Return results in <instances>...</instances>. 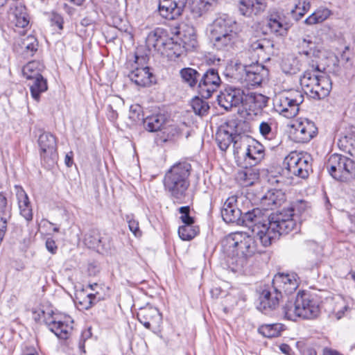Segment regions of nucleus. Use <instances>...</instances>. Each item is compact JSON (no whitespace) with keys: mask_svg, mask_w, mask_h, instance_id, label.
Segmentation results:
<instances>
[{"mask_svg":"<svg viewBox=\"0 0 355 355\" xmlns=\"http://www.w3.org/2000/svg\"><path fill=\"white\" fill-rule=\"evenodd\" d=\"M281 215L272 213L266 214L259 208H254L247 211H243L239 225H244L257 235L264 247H268L279 237L278 225L281 220Z\"/></svg>","mask_w":355,"mask_h":355,"instance_id":"obj_1","label":"nucleus"},{"mask_svg":"<svg viewBox=\"0 0 355 355\" xmlns=\"http://www.w3.org/2000/svg\"><path fill=\"white\" fill-rule=\"evenodd\" d=\"M295 273H277L272 279V291L264 289L259 295L257 309L266 315H272L279 306L282 294L290 295L298 287Z\"/></svg>","mask_w":355,"mask_h":355,"instance_id":"obj_2","label":"nucleus"},{"mask_svg":"<svg viewBox=\"0 0 355 355\" xmlns=\"http://www.w3.org/2000/svg\"><path fill=\"white\" fill-rule=\"evenodd\" d=\"M223 248L229 267L235 272L243 268L248 258L258 252L254 239L243 233L227 236L223 241Z\"/></svg>","mask_w":355,"mask_h":355,"instance_id":"obj_3","label":"nucleus"},{"mask_svg":"<svg viewBox=\"0 0 355 355\" xmlns=\"http://www.w3.org/2000/svg\"><path fill=\"white\" fill-rule=\"evenodd\" d=\"M191 165L187 162L175 164L164 175L163 184L169 196L176 200H181L186 196L190 185L189 176Z\"/></svg>","mask_w":355,"mask_h":355,"instance_id":"obj_4","label":"nucleus"},{"mask_svg":"<svg viewBox=\"0 0 355 355\" xmlns=\"http://www.w3.org/2000/svg\"><path fill=\"white\" fill-rule=\"evenodd\" d=\"M304 94L299 90H291L275 100V108L281 115L291 119L297 116L300 105L304 102Z\"/></svg>","mask_w":355,"mask_h":355,"instance_id":"obj_5","label":"nucleus"},{"mask_svg":"<svg viewBox=\"0 0 355 355\" xmlns=\"http://www.w3.org/2000/svg\"><path fill=\"white\" fill-rule=\"evenodd\" d=\"M326 168L329 174L336 180L339 181H347L354 177L355 164L352 159L346 156L333 154L327 164Z\"/></svg>","mask_w":355,"mask_h":355,"instance_id":"obj_6","label":"nucleus"},{"mask_svg":"<svg viewBox=\"0 0 355 355\" xmlns=\"http://www.w3.org/2000/svg\"><path fill=\"white\" fill-rule=\"evenodd\" d=\"M309 208L308 202L303 200H298L293 202L290 207L284 209L279 212H276V215H281L282 222L278 225L279 235L288 234L297 227V223L295 217H297L305 212Z\"/></svg>","mask_w":355,"mask_h":355,"instance_id":"obj_7","label":"nucleus"},{"mask_svg":"<svg viewBox=\"0 0 355 355\" xmlns=\"http://www.w3.org/2000/svg\"><path fill=\"white\" fill-rule=\"evenodd\" d=\"M40 155L42 164L46 168L53 167L57 162V140L50 132H44L38 138Z\"/></svg>","mask_w":355,"mask_h":355,"instance_id":"obj_8","label":"nucleus"},{"mask_svg":"<svg viewBox=\"0 0 355 355\" xmlns=\"http://www.w3.org/2000/svg\"><path fill=\"white\" fill-rule=\"evenodd\" d=\"M298 309L302 313V319L316 318L320 312V302L315 294L300 291L297 295Z\"/></svg>","mask_w":355,"mask_h":355,"instance_id":"obj_9","label":"nucleus"},{"mask_svg":"<svg viewBox=\"0 0 355 355\" xmlns=\"http://www.w3.org/2000/svg\"><path fill=\"white\" fill-rule=\"evenodd\" d=\"M220 83L221 80L218 70L214 68H209L202 73H200L198 92L202 98H209L217 90Z\"/></svg>","mask_w":355,"mask_h":355,"instance_id":"obj_10","label":"nucleus"},{"mask_svg":"<svg viewBox=\"0 0 355 355\" xmlns=\"http://www.w3.org/2000/svg\"><path fill=\"white\" fill-rule=\"evenodd\" d=\"M44 322L49 330L61 339H67L72 330L73 320L69 316L52 313L45 317Z\"/></svg>","mask_w":355,"mask_h":355,"instance_id":"obj_11","label":"nucleus"},{"mask_svg":"<svg viewBox=\"0 0 355 355\" xmlns=\"http://www.w3.org/2000/svg\"><path fill=\"white\" fill-rule=\"evenodd\" d=\"M246 91L240 87L227 86L218 96V104L226 110L242 105Z\"/></svg>","mask_w":355,"mask_h":355,"instance_id":"obj_12","label":"nucleus"},{"mask_svg":"<svg viewBox=\"0 0 355 355\" xmlns=\"http://www.w3.org/2000/svg\"><path fill=\"white\" fill-rule=\"evenodd\" d=\"M231 32L239 35L236 21L226 16L219 17L214 21L211 26L210 40L229 36Z\"/></svg>","mask_w":355,"mask_h":355,"instance_id":"obj_13","label":"nucleus"},{"mask_svg":"<svg viewBox=\"0 0 355 355\" xmlns=\"http://www.w3.org/2000/svg\"><path fill=\"white\" fill-rule=\"evenodd\" d=\"M293 127V140L297 143H307L318 133V128L314 122L308 119H301Z\"/></svg>","mask_w":355,"mask_h":355,"instance_id":"obj_14","label":"nucleus"},{"mask_svg":"<svg viewBox=\"0 0 355 355\" xmlns=\"http://www.w3.org/2000/svg\"><path fill=\"white\" fill-rule=\"evenodd\" d=\"M268 98L266 96L246 90L242 107L248 115L257 116L267 106Z\"/></svg>","mask_w":355,"mask_h":355,"instance_id":"obj_15","label":"nucleus"},{"mask_svg":"<svg viewBox=\"0 0 355 355\" xmlns=\"http://www.w3.org/2000/svg\"><path fill=\"white\" fill-rule=\"evenodd\" d=\"M138 320L148 329H156L162 321L159 310L152 306L141 308L137 313Z\"/></svg>","mask_w":355,"mask_h":355,"instance_id":"obj_16","label":"nucleus"},{"mask_svg":"<svg viewBox=\"0 0 355 355\" xmlns=\"http://www.w3.org/2000/svg\"><path fill=\"white\" fill-rule=\"evenodd\" d=\"M221 216L227 223L239 225L243 210L237 207V198L235 196L229 197L223 203L220 210Z\"/></svg>","mask_w":355,"mask_h":355,"instance_id":"obj_17","label":"nucleus"},{"mask_svg":"<svg viewBox=\"0 0 355 355\" xmlns=\"http://www.w3.org/2000/svg\"><path fill=\"white\" fill-rule=\"evenodd\" d=\"M184 6L182 1L159 0L158 11L162 17L172 20L182 15Z\"/></svg>","mask_w":355,"mask_h":355,"instance_id":"obj_18","label":"nucleus"},{"mask_svg":"<svg viewBox=\"0 0 355 355\" xmlns=\"http://www.w3.org/2000/svg\"><path fill=\"white\" fill-rule=\"evenodd\" d=\"M166 40L163 53L161 55L171 58H179L184 51L190 50L191 48H193L196 45V40L193 38L190 40V44H187V42L183 40V45L175 42L172 37L168 36L166 37Z\"/></svg>","mask_w":355,"mask_h":355,"instance_id":"obj_19","label":"nucleus"},{"mask_svg":"<svg viewBox=\"0 0 355 355\" xmlns=\"http://www.w3.org/2000/svg\"><path fill=\"white\" fill-rule=\"evenodd\" d=\"M246 125L245 121L243 120L231 119L227 121V127L236 131V135L232 142L234 153H239L243 147L245 150L246 149L250 137L242 135L243 127Z\"/></svg>","mask_w":355,"mask_h":355,"instance_id":"obj_20","label":"nucleus"},{"mask_svg":"<svg viewBox=\"0 0 355 355\" xmlns=\"http://www.w3.org/2000/svg\"><path fill=\"white\" fill-rule=\"evenodd\" d=\"M245 80L251 85H259L268 76V69L258 63L244 67Z\"/></svg>","mask_w":355,"mask_h":355,"instance_id":"obj_21","label":"nucleus"},{"mask_svg":"<svg viewBox=\"0 0 355 355\" xmlns=\"http://www.w3.org/2000/svg\"><path fill=\"white\" fill-rule=\"evenodd\" d=\"M264 155L263 145L250 137L245 150V162H248L250 166H255L263 159Z\"/></svg>","mask_w":355,"mask_h":355,"instance_id":"obj_22","label":"nucleus"},{"mask_svg":"<svg viewBox=\"0 0 355 355\" xmlns=\"http://www.w3.org/2000/svg\"><path fill=\"white\" fill-rule=\"evenodd\" d=\"M168 35L163 28H157L150 31L146 38V45L149 51L163 53L166 37Z\"/></svg>","mask_w":355,"mask_h":355,"instance_id":"obj_23","label":"nucleus"},{"mask_svg":"<svg viewBox=\"0 0 355 355\" xmlns=\"http://www.w3.org/2000/svg\"><path fill=\"white\" fill-rule=\"evenodd\" d=\"M128 77L132 82L140 87H149L155 82V78L148 67H137L130 72Z\"/></svg>","mask_w":355,"mask_h":355,"instance_id":"obj_24","label":"nucleus"},{"mask_svg":"<svg viewBox=\"0 0 355 355\" xmlns=\"http://www.w3.org/2000/svg\"><path fill=\"white\" fill-rule=\"evenodd\" d=\"M331 80L329 76L321 74L318 83L313 87L309 96L313 99L320 100L327 97L331 89Z\"/></svg>","mask_w":355,"mask_h":355,"instance_id":"obj_25","label":"nucleus"},{"mask_svg":"<svg viewBox=\"0 0 355 355\" xmlns=\"http://www.w3.org/2000/svg\"><path fill=\"white\" fill-rule=\"evenodd\" d=\"M268 26L271 32L277 35L285 36L288 33L291 24L286 21L283 16L278 14H271L268 17Z\"/></svg>","mask_w":355,"mask_h":355,"instance_id":"obj_26","label":"nucleus"},{"mask_svg":"<svg viewBox=\"0 0 355 355\" xmlns=\"http://www.w3.org/2000/svg\"><path fill=\"white\" fill-rule=\"evenodd\" d=\"M236 131L227 127V121L224 125H221L216 134V141L219 148L225 152L232 144Z\"/></svg>","mask_w":355,"mask_h":355,"instance_id":"obj_27","label":"nucleus"},{"mask_svg":"<svg viewBox=\"0 0 355 355\" xmlns=\"http://www.w3.org/2000/svg\"><path fill=\"white\" fill-rule=\"evenodd\" d=\"M249 49L250 51L257 53L258 56L269 55L274 53V42L266 37L254 39L250 41Z\"/></svg>","mask_w":355,"mask_h":355,"instance_id":"obj_28","label":"nucleus"},{"mask_svg":"<svg viewBox=\"0 0 355 355\" xmlns=\"http://www.w3.org/2000/svg\"><path fill=\"white\" fill-rule=\"evenodd\" d=\"M266 8V4L259 0H241L239 11L243 16L251 17L258 15Z\"/></svg>","mask_w":355,"mask_h":355,"instance_id":"obj_29","label":"nucleus"},{"mask_svg":"<svg viewBox=\"0 0 355 355\" xmlns=\"http://www.w3.org/2000/svg\"><path fill=\"white\" fill-rule=\"evenodd\" d=\"M284 201V196L281 191H268L261 198V205L264 209L269 210L280 206Z\"/></svg>","mask_w":355,"mask_h":355,"instance_id":"obj_30","label":"nucleus"},{"mask_svg":"<svg viewBox=\"0 0 355 355\" xmlns=\"http://www.w3.org/2000/svg\"><path fill=\"white\" fill-rule=\"evenodd\" d=\"M259 178V171L251 167L239 171L236 177V181L244 187L252 186Z\"/></svg>","mask_w":355,"mask_h":355,"instance_id":"obj_31","label":"nucleus"},{"mask_svg":"<svg viewBox=\"0 0 355 355\" xmlns=\"http://www.w3.org/2000/svg\"><path fill=\"white\" fill-rule=\"evenodd\" d=\"M239 40V35H234L233 33L229 34V36L220 37L218 39L211 40L214 47L221 51L229 52L234 49Z\"/></svg>","mask_w":355,"mask_h":355,"instance_id":"obj_32","label":"nucleus"},{"mask_svg":"<svg viewBox=\"0 0 355 355\" xmlns=\"http://www.w3.org/2000/svg\"><path fill=\"white\" fill-rule=\"evenodd\" d=\"M319 71V67L317 65L314 69V71L306 70L300 77V85L307 96L309 95V93L312 91L314 85L316 84L319 78H320L321 75L315 73L316 72Z\"/></svg>","mask_w":355,"mask_h":355,"instance_id":"obj_33","label":"nucleus"},{"mask_svg":"<svg viewBox=\"0 0 355 355\" xmlns=\"http://www.w3.org/2000/svg\"><path fill=\"white\" fill-rule=\"evenodd\" d=\"M27 85L30 88L32 98L37 102L40 99V94L48 89L46 80L43 76H39V77L28 81Z\"/></svg>","mask_w":355,"mask_h":355,"instance_id":"obj_34","label":"nucleus"},{"mask_svg":"<svg viewBox=\"0 0 355 355\" xmlns=\"http://www.w3.org/2000/svg\"><path fill=\"white\" fill-rule=\"evenodd\" d=\"M302 64L294 55H288L282 59L281 69L286 74H296L301 70Z\"/></svg>","mask_w":355,"mask_h":355,"instance_id":"obj_35","label":"nucleus"},{"mask_svg":"<svg viewBox=\"0 0 355 355\" xmlns=\"http://www.w3.org/2000/svg\"><path fill=\"white\" fill-rule=\"evenodd\" d=\"M166 121L165 115L158 113L146 116L143 124L148 131L157 132L162 129Z\"/></svg>","mask_w":355,"mask_h":355,"instance_id":"obj_36","label":"nucleus"},{"mask_svg":"<svg viewBox=\"0 0 355 355\" xmlns=\"http://www.w3.org/2000/svg\"><path fill=\"white\" fill-rule=\"evenodd\" d=\"M183 83L191 88L196 87L200 78V72L191 67L183 68L180 71Z\"/></svg>","mask_w":355,"mask_h":355,"instance_id":"obj_37","label":"nucleus"},{"mask_svg":"<svg viewBox=\"0 0 355 355\" xmlns=\"http://www.w3.org/2000/svg\"><path fill=\"white\" fill-rule=\"evenodd\" d=\"M297 297L294 302L288 301L282 308V315L286 320L295 321L298 318H302V313L298 309Z\"/></svg>","mask_w":355,"mask_h":355,"instance_id":"obj_38","label":"nucleus"},{"mask_svg":"<svg viewBox=\"0 0 355 355\" xmlns=\"http://www.w3.org/2000/svg\"><path fill=\"white\" fill-rule=\"evenodd\" d=\"M84 242L89 248L96 249L98 251L105 248L103 238L100 232L96 230H90L85 235Z\"/></svg>","mask_w":355,"mask_h":355,"instance_id":"obj_39","label":"nucleus"},{"mask_svg":"<svg viewBox=\"0 0 355 355\" xmlns=\"http://www.w3.org/2000/svg\"><path fill=\"white\" fill-rule=\"evenodd\" d=\"M182 1L185 3L184 8L189 9L194 17H200L210 7L208 5V1L205 0H187Z\"/></svg>","mask_w":355,"mask_h":355,"instance_id":"obj_40","label":"nucleus"},{"mask_svg":"<svg viewBox=\"0 0 355 355\" xmlns=\"http://www.w3.org/2000/svg\"><path fill=\"white\" fill-rule=\"evenodd\" d=\"M44 66L38 61H31L27 63L22 69L23 75L26 78L27 81L42 76L41 74Z\"/></svg>","mask_w":355,"mask_h":355,"instance_id":"obj_41","label":"nucleus"},{"mask_svg":"<svg viewBox=\"0 0 355 355\" xmlns=\"http://www.w3.org/2000/svg\"><path fill=\"white\" fill-rule=\"evenodd\" d=\"M284 329V325L281 323L264 324L259 327L258 331L264 337L274 338L279 336Z\"/></svg>","mask_w":355,"mask_h":355,"instance_id":"obj_42","label":"nucleus"},{"mask_svg":"<svg viewBox=\"0 0 355 355\" xmlns=\"http://www.w3.org/2000/svg\"><path fill=\"white\" fill-rule=\"evenodd\" d=\"M310 160L311 158L309 156L301 155L296 172L293 173V175L302 179L307 178L309 175V173L312 171V166Z\"/></svg>","mask_w":355,"mask_h":355,"instance_id":"obj_43","label":"nucleus"},{"mask_svg":"<svg viewBox=\"0 0 355 355\" xmlns=\"http://www.w3.org/2000/svg\"><path fill=\"white\" fill-rule=\"evenodd\" d=\"M13 15L15 17L13 22L17 27L24 28L28 26L29 16L25 6L21 5L16 6Z\"/></svg>","mask_w":355,"mask_h":355,"instance_id":"obj_44","label":"nucleus"},{"mask_svg":"<svg viewBox=\"0 0 355 355\" xmlns=\"http://www.w3.org/2000/svg\"><path fill=\"white\" fill-rule=\"evenodd\" d=\"M331 14V11L327 8H320L305 19L308 25H313L325 21Z\"/></svg>","mask_w":355,"mask_h":355,"instance_id":"obj_45","label":"nucleus"},{"mask_svg":"<svg viewBox=\"0 0 355 355\" xmlns=\"http://www.w3.org/2000/svg\"><path fill=\"white\" fill-rule=\"evenodd\" d=\"M22 199L19 200V208L20 214L27 220L30 221L33 219L32 209L27 195L23 191Z\"/></svg>","mask_w":355,"mask_h":355,"instance_id":"obj_46","label":"nucleus"},{"mask_svg":"<svg viewBox=\"0 0 355 355\" xmlns=\"http://www.w3.org/2000/svg\"><path fill=\"white\" fill-rule=\"evenodd\" d=\"M301 154L297 152H291L284 161V166L290 175L295 173Z\"/></svg>","mask_w":355,"mask_h":355,"instance_id":"obj_47","label":"nucleus"},{"mask_svg":"<svg viewBox=\"0 0 355 355\" xmlns=\"http://www.w3.org/2000/svg\"><path fill=\"white\" fill-rule=\"evenodd\" d=\"M193 225L184 224L179 227L178 235L182 240L190 241L198 234V229Z\"/></svg>","mask_w":355,"mask_h":355,"instance_id":"obj_48","label":"nucleus"},{"mask_svg":"<svg viewBox=\"0 0 355 355\" xmlns=\"http://www.w3.org/2000/svg\"><path fill=\"white\" fill-rule=\"evenodd\" d=\"M203 98H199L196 96L192 99L191 107L194 112L199 116H204L207 114L209 110V105L208 103L202 99Z\"/></svg>","mask_w":355,"mask_h":355,"instance_id":"obj_49","label":"nucleus"},{"mask_svg":"<svg viewBox=\"0 0 355 355\" xmlns=\"http://www.w3.org/2000/svg\"><path fill=\"white\" fill-rule=\"evenodd\" d=\"M38 42L37 39L32 35H29L24 38L21 42V49L27 55H33L34 53L37 51Z\"/></svg>","mask_w":355,"mask_h":355,"instance_id":"obj_50","label":"nucleus"},{"mask_svg":"<svg viewBox=\"0 0 355 355\" xmlns=\"http://www.w3.org/2000/svg\"><path fill=\"white\" fill-rule=\"evenodd\" d=\"M129 118L137 123H143L145 118L142 107L138 104L131 105L130 107Z\"/></svg>","mask_w":355,"mask_h":355,"instance_id":"obj_51","label":"nucleus"},{"mask_svg":"<svg viewBox=\"0 0 355 355\" xmlns=\"http://www.w3.org/2000/svg\"><path fill=\"white\" fill-rule=\"evenodd\" d=\"M11 216V209L8 205V200L3 193H0V218L8 220Z\"/></svg>","mask_w":355,"mask_h":355,"instance_id":"obj_52","label":"nucleus"},{"mask_svg":"<svg viewBox=\"0 0 355 355\" xmlns=\"http://www.w3.org/2000/svg\"><path fill=\"white\" fill-rule=\"evenodd\" d=\"M310 8V0H299L298 3L295 4V10H292V12H296L300 17H302L307 11H309Z\"/></svg>","mask_w":355,"mask_h":355,"instance_id":"obj_53","label":"nucleus"},{"mask_svg":"<svg viewBox=\"0 0 355 355\" xmlns=\"http://www.w3.org/2000/svg\"><path fill=\"white\" fill-rule=\"evenodd\" d=\"M260 134L266 139L271 140L274 137V132L272 130L271 123L262 121L259 125Z\"/></svg>","mask_w":355,"mask_h":355,"instance_id":"obj_54","label":"nucleus"},{"mask_svg":"<svg viewBox=\"0 0 355 355\" xmlns=\"http://www.w3.org/2000/svg\"><path fill=\"white\" fill-rule=\"evenodd\" d=\"M179 211L181 214L180 218L184 224L191 225L194 223V218L190 216L189 206L180 207Z\"/></svg>","mask_w":355,"mask_h":355,"instance_id":"obj_55","label":"nucleus"},{"mask_svg":"<svg viewBox=\"0 0 355 355\" xmlns=\"http://www.w3.org/2000/svg\"><path fill=\"white\" fill-rule=\"evenodd\" d=\"M126 220L128 223V227L130 230L134 234L135 236H139L141 234V232L139 230V223L137 220H135L132 216H126Z\"/></svg>","mask_w":355,"mask_h":355,"instance_id":"obj_56","label":"nucleus"},{"mask_svg":"<svg viewBox=\"0 0 355 355\" xmlns=\"http://www.w3.org/2000/svg\"><path fill=\"white\" fill-rule=\"evenodd\" d=\"M167 137L166 141L173 140L178 138L181 134L180 129L175 125H171L166 129Z\"/></svg>","mask_w":355,"mask_h":355,"instance_id":"obj_57","label":"nucleus"},{"mask_svg":"<svg viewBox=\"0 0 355 355\" xmlns=\"http://www.w3.org/2000/svg\"><path fill=\"white\" fill-rule=\"evenodd\" d=\"M50 21L52 26H56L59 30L63 29L64 21L60 14L53 12L50 16Z\"/></svg>","mask_w":355,"mask_h":355,"instance_id":"obj_58","label":"nucleus"},{"mask_svg":"<svg viewBox=\"0 0 355 355\" xmlns=\"http://www.w3.org/2000/svg\"><path fill=\"white\" fill-rule=\"evenodd\" d=\"M307 263L306 265V268L307 269L311 270L313 268L316 267L319 262V258L317 254L314 252L310 253L306 259Z\"/></svg>","mask_w":355,"mask_h":355,"instance_id":"obj_59","label":"nucleus"},{"mask_svg":"<svg viewBox=\"0 0 355 355\" xmlns=\"http://www.w3.org/2000/svg\"><path fill=\"white\" fill-rule=\"evenodd\" d=\"M91 336V333L89 331H84L82 333L79 343L78 347L80 350L83 352H85V343L87 338H89Z\"/></svg>","mask_w":355,"mask_h":355,"instance_id":"obj_60","label":"nucleus"},{"mask_svg":"<svg viewBox=\"0 0 355 355\" xmlns=\"http://www.w3.org/2000/svg\"><path fill=\"white\" fill-rule=\"evenodd\" d=\"M46 248L49 252L52 254H55L58 247L55 241L51 238H48L46 241Z\"/></svg>","mask_w":355,"mask_h":355,"instance_id":"obj_61","label":"nucleus"},{"mask_svg":"<svg viewBox=\"0 0 355 355\" xmlns=\"http://www.w3.org/2000/svg\"><path fill=\"white\" fill-rule=\"evenodd\" d=\"M114 27L116 28L121 32L127 31V25L125 24V21H123L121 19H119V24H118L116 21L114 22Z\"/></svg>","mask_w":355,"mask_h":355,"instance_id":"obj_62","label":"nucleus"},{"mask_svg":"<svg viewBox=\"0 0 355 355\" xmlns=\"http://www.w3.org/2000/svg\"><path fill=\"white\" fill-rule=\"evenodd\" d=\"M279 349L281 350V352L282 353H284V354H286V355H291V353H292V349L291 347L287 345V344H285V343H283L282 345H280L279 346Z\"/></svg>","mask_w":355,"mask_h":355,"instance_id":"obj_63","label":"nucleus"},{"mask_svg":"<svg viewBox=\"0 0 355 355\" xmlns=\"http://www.w3.org/2000/svg\"><path fill=\"white\" fill-rule=\"evenodd\" d=\"M303 248L304 249L309 248L310 250H315L317 248V243L311 240L305 241L303 243Z\"/></svg>","mask_w":355,"mask_h":355,"instance_id":"obj_64","label":"nucleus"}]
</instances>
